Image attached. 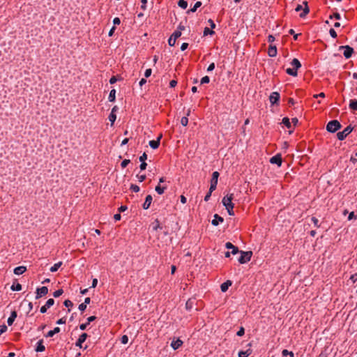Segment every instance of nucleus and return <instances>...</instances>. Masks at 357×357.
<instances>
[{"label": "nucleus", "mask_w": 357, "mask_h": 357, "mask_svg": "<svg viewBox=\"0 0 357 357\" xmlns=\"http://www.w3.org/2000/svg\"><path fill=\"white\" fill-rule=\"evenodd\" d=\"M349 108L352 110L357 111V100L351 99L350 100Z\"/></svg>", "instance_id": "393cba45"}, {"label": "nucleus", "mask_w": 357, "mask_h": 357, "mask_svg": "<svg viewBox=\"0 0 357 357\" xmlns=\"http://www.w3.org/2000/svg\"><path fill=\"white\" fill-rule=\"evenodd\" d=\"M213 192H211V188H209V191L208 192L206 195V196L204 197V201L206 202H208L211 196V193Z\"/></svg>", "instance_id": "13d9d810"}, {"label": "nucleus", "mask_w": 357, "mask_h": 357, "mask_svg": "<svg viewBox=\"0 0 357 357\" xmlns=\"http://www.w3.org/2000/svg\"><path fill=\"white\" fill-rule=\"evenodd\" d=\"M234 199V194H227L225 197H223L222 202V204L225 206V208H228L230 206H234L232 203V200Z\"/></svg>", "instance_id": "20e7f679"}, {"label": "nucleus", "mask_w": 357, "mask_h": 357, "mask_svg": "<svg viewBox=\"0 0 357 357\" xmlns=\"http://www.w3.org/2000/svg\"><path fill=\"white\" fill-rule=\"evenodd\" d=\"M161 137L162 135H160V136L158 137L156 140H151L149 142V146L153 149H157L160 145V141Z\"/></svg>", "instance_id": "ddd939ff"}, {"label": "nucleus", "mask_w": 357, "mask_h": 357, "mask_svg": "<svg viewBox=\"0 0 357 357\" xmlns=\"http://www.w3.org/2000/svg\"><path fill=\"white\" fill-rule=\"evenodd\" d=\"M60 332V328L59 327H56L54 328V330L52 331H50L47 335H45L46 337H52L54 335L56 334V333H59Z\"/></svg>", "instance_id": "b1692460"}, {"label": "nucleus", "mask_w": 357, "mask_h": 357, "mask_svg": "<svg viewBox=\"0 0 357 357\" xmlns=\"http://www.w3.org/2000/svg\"><path fill=\"white\" fill-rule=\"evenodd\" d=\"M234 206H234H230L229 207L226 208L229 215H234V212L233 211Z\"/></svg>", "instance_id": "49530a36"}, {"label": "nucleus", "mask_w": 357, "mask_h": 357, "mask_svg": "<svg viewBox=\"0 0 357 357\" xmlns=\"http://www.w3.org/2000/svg\"><path fill=\"white\" fill-rule=\"evenodd\" d=\"M280 93L278 92H273L269 96V100L271 104H275L280 99Z\"/></svg>", "instance_id": "f8f14e48"}, {"label": "nucleus", "mask_w": 357, "mask_h": 357, "mask_svg": "<svg viewBox=\"0 0 357 357\" xmlns=\"http://www.w3.org/2000/svg\"><path fill=\"white\" fill-rule=\"evenodd\" d=\"M218 177L219 173L218 172H214L212 174V178L211 180V192H213L216 189Z\"/></svg>", "instance_id": "39448f33"}, {"label": "nucleus", "mask_w": 357, "mask_h": 357, "mask_svg": "<svg viewBox=\"0 0 357 357\" xmlns=\"http://www.w3.org/2000/svg\"><path fill=\"white\" fill-rule=\"evenodd\" d=\"M88 337V335L86 333H82L78 338L77 341L75 343L76 347L79 348H82V343L85 342Z\"/></svg>", "instance_id": "9d476101"}, {"label": "nucleus", "mask_w": 357, "mask_h": 357, "mask_svg": "<svg viewBox=\"0 0 357 357\" xmlns=\"http://www.w3.org/2000/svg\"><path fill=\"white\" fill-rule=\"evenodd\" d=\"M176 39L173 38L172 36H170V38H169L168 40V43L170 46H174L176 43Z\"/></svg>", "instance_id": "79ce46f5"}, {"label": "nucleus", "mask_w": 357, "mask_h": 357, "mask_svg": "<svg viewBox=\"0 0 357 357\" xmlns=\"http://www.w3.org/2000/svg\"><path fill=\"white\" fill-rule=\"evenodd\" d=\"M240 253H241V256L238 259V261L240 264H245L248 261H249L250 260L252 255V252H250H250L241 251Z\"/></svg>", "instance_id": "f03ea898"}, {"label": "nucleus", "mask_w": 357, "mask_h": 357, "mask_svg": "<svg viewBox=\"0 0 357 357\" xmlns=\"http://www.w3.org/2000/svg\"><path fill=\"white\" fill-rule=\"evenodd\" d=\"M268 54L269 56L274 57L277 55V48L275 45H270L268 50Z\"/></svg>", "instance_id": "a211bd4d"}, {"label": "nucleus", "mask_w": 357, "mask_h": 357, "mask_svg": "<svg viewBox=\"0 0 357 357\" xmlns=\"http://www.w3.org/2000/svg\"><path fill=\"white\" fill-rule=\"evenodd\" d=\"M286 73L288 75L294 76V77L297 76V74H298L297 73V70L296 69H294V68H287L286 70Z\"/></svg>", "instance_id": "c85d7f7f"}, {"label": "nucleus", "mask_w": 357, "mask_h": 357, "mask_svg": "<svg viewBox=\"0 0 357 357\" xmlns=\"http://www.w3.org/2000/svg\"><path fill=\"white\" fill-rule=\"evenodd\" d=\"M109 121L111 122L112 125L114 123L116 119V114H112V113H110V114L109 115V117H108Z\"/></svg>", "instance_id": "e433bc0d"}, {"label": "nucleus", "mask_w": 357, "mask_h": 357, "mask_svg": "<svg viewBox=\"0 0 357 357\" xmlns=\"http://www.w3.org/2000/svg\"><path fill=\"white\" fill-rule=\"evenodd\" d=\"M78 308H79V310L80 311H82V312H83V311H84V310H86V305L85 303H81V304L79 305V307H78Z\"/></svg>", "instance_id": "bf43d9fd"}, {"label": "nucleus", "mask_w": 357, "mask_h": 357, "mask_svg": "<svg viewBox=\"0 0 357 357\" xmlns=\"http://www.w3.org/2000/svg\"><path fill=\"white\" fill-rule=\"evenodd\" d=\"M250 354H251V351L248 349L247 351H240L238 354V357H248Z\"/></svg>", "instance_id": "bb28decb"}, {"label": "nucleus", "mask_w": 357, "mask_h": 357, "mask_svg": "<svg viewBox=\"0 0 357 357\" xmlns=\"http://www.w3.org/2000/svg\"><path fill=\"white\" fill-rule=\"evenodd\" d=\"M137 178H138V181L139 182H142V181H144L146 179V175L145 174H143V175L137 174Z\"/></svg>", "instance_id": "6e6d98bb"}, {"label": "nucleus", "mask_w": 357, "mask_h": 357, "mask_svg": "<svg viewBox=\"0 0 357 357\" xmlns=\"http://www.w3.org/2000/svg\"><path fill=\"white\" fill-rule=\"evenodd\" d=\"M282 157L280 154H277L274 156H273L271 159H270V162L272 163V164H276L278 165V166H281L282 165Z\"/></svg>", "instance_id": "1a4fd4ad"}, {"label": "nucleus", "mask_w": 357, "mask_h": 357, "mask_svg": "<svg viewBox=\"0 0 357 357\" xmlns=\"http://www.w3.org/2000/svg\"><path fill=\"white\" fill-rule=\"evenodd\" d=\"M210 82V78L208 76H204L202 78L200 82L202 84L208 83Z\"/></svg>", "instance_id": "a19ab883"}, {"label": "nucleus", "mask_w": 357, "mask_h": 357, "mask_svg": "<svg viewBox=\"0 0 357 357\" xmlns=\"http://www.w3.org/2000/svg\"><path fill=\"white\" fill-rule=\"evenodd\" d=\"M341 128V124L337 120H333L326 125V130L330 132H335Z\"/></svg>", "instance_id": "f257e3e1"}, {"label": "nucleus", "mask_w": 357, "mask_h": 357, "mask_svg": "<svg viewBox=\"0 0 357 357\" xmlns=\"http://www.w3.org/2000/svg\"><path fill=\"white\" fill-rule=\"evenodd\" d=\"M282 356H287V355H289L290 357H294V353L292 351H289L287 349H284L282 351Z\"/></svg>", "instance_id": "f704fd0d"}, {"label": "nucleus", "mask_w": 357, "mask_h": 357, "mask_svg": "<svg viewBox=\"0 0 357 357\" xmlns=\"http://www.w3.org/2000/svg\"><path fill=\"white\" fill-rule=\"evenodd\" d=\"M201 6H202V2H201V1H197V2L195 3V4L194 5V6H193L190 10H188L187 11V13H189L190 12H192V13H194V12H195V11L197 10V9L198 8H199Z\"/></svg>", "instance_id": "c756f323"}, {"label": "nucleus", "mask_w": 357, "mask_h": 357, "mask_svg": "<svg viewBox=\"0 0 357 357\" xmlns=\"http://www.w3.org/2000/svg\"><path fill=\"white\" fill-rule=\"evenodd\" d=\"M17 317V312L16 311L13 310L11 312L10 316L8 317L7 320V323L9 326H11L13 323L14 322L15 318Z\"/></svg>", "instance_id": "6ab92c4d"}, {"label": "nucleus", "mask_w": 357, "mask_h": 357, "mask_svg": "<svg viewBox=\"0 0 357 357\" xmlns=\"http://www.w3.org/2000/svg\"><path fill=\"white\" fill-rule=\"evenodd\" d=\"M289 33L294 36V39L296 40L298 39V34H296L294 29H290Z\"/></svg>", "instance_id": "5fc2aeb1"}, {"label": "nucleus", "mask_w": 357, "mask_h": 357, "mask_svg": "<svg viewBox=\"0 0 357 357\" xmlns=\"http://www.w3.org/2000/svg\"><path fill=\"white\" fill-rule=\"evenodd\" d=\"M45 347L43 345V340H39L38 342V343H37V347L36 348V351L41 352V351H45Z\"/></svg>", "instance_id": "4be33fe9"}, {"label": "nucleus", "mask_w": 357, "mask_h": 357, "mask_svg": "<svg viewBox=\"0 0 357 357\" xmlns=\"http://www.w3.org/2000/svg\"><path fill=\"white\" fill-rule=\"evenodd\" d=\"M130 190H132L135 192H138L140 190L139 187L135 184H131Z\"/></svg>", "instance_id": "ea45409f"}, {"label": "nucleus", "mask_w": 357, "mask_h": 357, "mask_svg": "<svg viewBox=\"0 0 357 357\" xmlns=\"http://www.w3.org/2000/svg\"><path fill=\"white\" fill-rule=\"evenodd\" d=\"M152 199H153V198H152L151 195H149L146 196L145 202H144V203L143 204V206H142L144 209L146 210V209H148L150 207L151 204L152 202Z\"/></svg>", "instance_id": "4468645a"}, {"label": "nucleus", "mask_w": 357, "mask_h": 357, "mask_svg": "<svg viewBox=\"0 0 357 357\" xmlns=\"http://www.w3.org/2000/svg\"><path fill=\"white\" fill-rule=\"evenodd\" d=\"M183 344V341L180 339H177L176 340H173L171 343V347L174 349H178Z\"/></svg>", "instance_id": "f3484780"}, {"label": "nucleus", "mask_w": 357, "mask_h": 357, "mask_svg": "<svg viewBox=\"0 0 357 357\" xmlns=\"http://www.w3.org/2000/svg\"><path fill=\"white\" fill-rule=\"evenodd\" d=\"M181 36L180 30H176L172 35V36L176 39L178 38Z\"/></svg>", "instance_id": "4c0bfd02"}, {"label": "nucleus", "mask_w": 357, "mask_h": 357, "mask_svg": "<svg viewBox=\"0 0 357 357\" xmlns=\"http://www.w3.org/2000/svg\"><path fill=\"white\" fill-rule=\"evenodd\" d=\"M303 4L305 5V8H303V12L300 14V17L303 18L305 17L310 12V9L307 5V1H304Z\"/></svg>", "instance_id": "aec40b11"}, {"label": "nucleus", "mask_w": 357, "mask_h": 357, "mask_svg": "<svg viewBox=\"0 0 357 357\" xmlns=\"http://www.w3.org/2000/svg\"><path fill=\"white\" fill-rule=\"evenodd\" d=\"M339 50H344L343 54L347 59L350 58L352 55V53L354 52L353 48L349 45L340 46Z\"/></svg>", "instance_id": "423d86ee"}, {"label": "nucleus", "mask_w": 357, "mask_h": 357, "mask_svg": "<svg viewBox=\"0 0 357 357\" xmlns=\"http://www.w3.org/2000/svg\"><path fill=\"white\" fill-rule=\"evenodd\" d=\"M214 68H215V63H211L208 66V68H207V71H208V72H211V71L213 70H214Z\"/></svg>", "instance_id": "69168bd1"}, {"label": "nucleus", "mask_w": 357, "mask_h": 357, "mask_svg": "<svg viewBox=\"0 0 357 357\" xmlns=\"http://www.w3.org/2000/svg\"><path fill=\"white\" fill-rule=\"evenodd\" d=\"M151 73H152V70H151V68L146 69V71H145V73H144V76H145L146 77H150V76H151Z\"/></svg>", "instance_id": "052dcab7"}, {"label": "nucleus", "mask_w": 357, "mask_h": 357, "mask_svg": "<svg viewBox=\"0 0 357 357\" xmlns=\"http://www.w3.org/2000/svg\"><path fill=\"white\" fill-rule=\"evenodd\" d=\"M333 17L335 18L336 20H340L341 18L340 15L338 13H335L333 15L330 16L331 19H332Z\"/></svg>", "instance_id": "e2e57ef3"}, {"label": "nucleus", "mask_w": 357, "mask_h": 357, "mask_svg": "<svg viewBox=\"0 0 357 357\" xmlns=\"http://www.w3.org/2000/svg\"><path fill=\"white\" fill-rule=\"evenodd\" d=\"M64 305L67 307H72L73 305V303L70 300H66L63 303Z\"/></svg>", "instance_id": "de8ad7c7"}, {"label": "nucleus", "mask_w": 357, "mask_h": 357, "mask_svg": "<svg viewBox=\"0 0 357 357\" xmlns=\"http://www.w3.org/2000/svg\"><path fill=\"white\" fill-rule=\"evenodd\" d=\"M214 33H215V32L213 30L210 29L209 28H208V27L204 28V36L213 35Z\"/></svg>", "instance_id": "72a5a7b5"}, {"label": "nucleus", "mask_w": 357, "mask_h": 357, "mask_svg": "<svg viewBox=\"0 0 357 357\" xmlns=\"http://www.w3.org/2000/svg\"><path fill=\"white\" fill-rule=\"evenodd\" d=\"M13 291H20L22 289V285L17 283L16 285L13 284L10 287Z\"/></svg>", "instance_id": "c9c22d12"}, {"label": "nucleus", "mask_w": 357, "mask_h": 357, "mask_svg": "<svg viewBox=\"0 0 357 357\" xmlns=\"http://www.w3.org/2000/svg\"><path fill=\"white\" fill-rule=\"evenodd\" d=\"M282 123L287 127L288 128H291V122L289 121V119L287 117H284L282 119Z\"/></svg>", "instance_id": "473e14b6"}, {"label": "nucleus", "mask_w": 357, "mask_h": 357, "mask_svg": "<svg viewBox=\"0 0 357 357\" xmlns=\"http://www.w3.org/2000/svg\"><path fill=\"white\" fill-rule=\"evenodd\" d=\"M166 188H167V187H166V186H162V187L160 184H158V185L155 187V191H156L159 195H162V194H163V193H164L165 190Z\"/></svg>", "instance_id": "cd10ccee"}, {"label": "nucleus", "mask_w": 357, "mask_h": 357, "mask_svg": "<svg viewBox=\"0 0 357 357\" xmlns=\"http://www.w3.org/2000/svg\"><path fill=\"white\" fill-rule=\"evenodd\" d=\"M232 282L231 280H227L226 282H223L220 286V289L222 292H226L228 289V288L231 286Z\"/></svg>", "instance_id": "dca6fc26"}, {"label": "nucleus", "mask_w": 357, "mask_h": 357, "mask_svg": "<svg viewBox=\"0 0 357 357\" xmlns=\"http://www.w3.org/2000/svg\"><path fill=\"white\" fill-rule=\"evenodd\" d=\"M181 123L183 126H186L188 123V119L187 116H183L181 118Z\"/></svg>", "instance_id": "58836bf2"}, {"label": "nucleus", "mask_w": 357, "mask_h": 357, "mask_svg": "<svg viewBox=\"0 0 357 357\" xmlns=\"http://www.w3.org/2000/svg\"><path fill=\"white\" fill-rule=\"evenodd\" d=\"M48 293V289L47 287H42L40 288H37L36 289V298L38 299L43 296H45Z\"/></svg>", "instance_id": "0eeeda50"}, {"label": "nucleus", "mask_w": 357, "mask_h": 357, "mask_svg": "<svg viewBox=\"0 0 357 357\" xmlns=\"http://www.w3.org/2000/svg\"><path fill=\"white\" fill-rule=\"evenodd\" d=\"M178 5L183 9H185L188 6V2L185 0H179L178 2Z\"/></svg>", "instance_id": "2f4dec72"}, {"label": "nucleus", "mask_w": 357, "mask_h": 357, "mask_svg": "<svg viewBox=\"0 0 357 357\" xmlns=\"http://www.w3.org/2000/svg\"><path fill=\"white\" fill-rule=\"evenodd\" d=\"M329 33L332 38H337V33L333 29H330Z\"/></svg>", "instance_id": "8fccbe9b"}, {"label": "nucleus", "mask_w": 357, "mask_h": 357, "mask_svg": "<svg viewBox=\"0 0 357 357\" xmlns=\"http://www.w3.org/2000/svg\"><path fill=\"white\" fill-rule=\"evenodd\" d=\"M61 265H62V262L61 261L56 263L54 266H52L50 268V270L51 272H56L61 267Z\"/></svg>", "instance_id": "7c9ffc66"}, {"label": "nucleus", "mask_w": 357, "mask_h": 357, "mask_svg": "<svg viewBox=\"0 0 357 357\" xmlns=\"http://www.w3.org/2000/svg\"><path fill=\"white\" fill-rule=\"evenodd\" d=\"M354 219H356V218H357V216H356V215H355L354 212H351V213H349V216H348V220H352V219H354Z\"/></svg>", "instance_id": "680f3d73"}, {"label": "nucleus", "mask_w": 357, "mask_h": 357, "mask_svg": "<svg viewBox=\"0 0 357 357\" xmlns=\"http://www.w3.org/2000/svg\"><path fill=\"white\" fill-rule=\"evenodd\" d=\"M121 342L122 344H126L128 342V337L127 335H124L121 338Z\"/></svg>", "instance_id": "a18cd8bd"}, {"label": "nucleus", "mask_w": 357, "mask_h": 357, "mask_svg": "<svg viewBox=\"0 0 357 357\" xmlns=\"http://www.w3.org/2000/svg\"><path fill=\"white\" fill-rule=\"evenodd\" d=\"M96 319L95 316H91L88 317L86 324H89L91 322L93 321Z\"/></svg>", "instance_id": "0e129e2a"}, {"label": "nucleus", "mask_w": 357, "mask_h": 357, "mask_svg": "<svg viewBox=\"0 0 357 357\" xmlns=\"http://www.w3.org/2000/svg\"><path fill=\"white\" fill-rule=\"evenodd\" d=\"M350 280H352L353 282H356L357 281V273L351 275Z\"/></svg>", "instance_id": "774afa93"}, {"label": "nucleus", "mask_w": 357, "mask_h": 357, "mask_svg": "<svg viewBox=\"0 0 357 357\" xmlns=\"http://www.w3.org/2000/svg\"><path fill=\"white\" fill-rule=\"evenodd\" d=\"M350 160L353 163H356L357 162V153H356L354 155H351Z\"/></svg>", "instance_id": "4d7b16f0"}, {"label": "nucleus", "mask_w": 357, "mask_h": 357, "mask_svg": "<svg viewBox=\"0 0 357 357\" xmlns=\"http://www.w3.org/2000/svg\"><path fill=\"white\" fill-rule=\"evenodd\" d=\"M63 293L62 289H58L53 293V296L55 298L60 296Z\"/></svg>", "instance_id": "37998d69"}, {"label": "nucleus", "mask_w": 357, "mask_h": 357, "mask_svg": "<svg viewBox=\"0 0 357 357\" xmlns=\"http://www.w3.org/2000/svg\"><path fill=\"white\" fill-rule=\"evenodd\" d=\"M291 65L293 66L294 69L296 70L301 67V62L297 59H294L291 62Z\"/></svg>", "instance_id": "5701e85b"}, {"label": "nucleus", "mask_w": 357, "mask_h": 357, "mask_svg": "<svg viewBox=\"0 0 357 357\" xmlns=\"http://www.w3.org/2000/svg\"><path fill=\"white\" fill-rule=\"evenodd\" d=\"M115 95H116V90L115 89L111 90L109 92V97H108L109 101H110V102L115 101V99H116Z\"/></svg>", "instance_id": "a878e982"}, {"label": "nucleus", "mask_w": 357, "mask_h": 357, "mask_svg": "<svg viewBox=\"0 0 357 357\" xmlns=\"http://www.w3.org/2000/svg\"><path fill=\"white\" fill-rule=\"evenodd\" d=\"M147 159V155L146 153H144L140 157H139V161L141 162H145V160Z\"/></svg>", "instance_id": "864d4df0"}, {"label": "nucleus", "mask_w": 357, "mask_h": 357, "mask_svg": "<svg viewBox=\"0 0 357 357\" xmlns=\"http://www.w3.org/2000/svg\"><path fill=\"white\" fill-rule=\"evenodd\" d=\"M353 128L351 126L346 127L342 131L337 132V137L339 140H343L351 132Z\"/></svg>", "instance_id": "7ed1b4c3"}, {"label": "nucleus", "mask_w": 357, "mask_h": 357, "mask_svg": "<svg viewBox=\"0 0 357 357\" xmlns=\"http://www.w3.org/2000/svg\"><path fill=\"white\" fill-rule=\"evenodd\" d=\"M224 221V219L218 215V214L214 215V218L211 221V224L214 226H218L219 225V222H222Z\"/></svg>", "instance_id": "2eb2a0df"}, {"label": "nucleus", "mask_w": 357, "mask_h": 357, "mask_svg": "<svg viewBox=\"0 0 357 357\" xmlns=\"http://www.w3.org/2000/svg\"><path fill=\"white\" fill-rule=\"evenodd\" d=\"M7 326L6 325L0 326V335L7 331Z\"/></svg>", "instance_id": "603ef678"}, {"label": "nucleus", "mask_w": 357, "mask_h": 357, "mask_svg": "<svg viewBox=\"0 0 357 357\" xmlns=\"http://www.w3.org/2000/svg\"><path fill=\"white\" fill-rule=\"evenodd\" d=\"M66 321V319L65 317H63V318H61L59 319L57 321H56V324H65Z\"/></svg>", "instance_id": "338daca9"}, {"label": "nucleus", "mask_w": 357, "mask_h": 357, "mask_svg": "<svg viewBox=\"0 0 357 357\" xmlns=\"http://www.w3.org/2000/svg\"><path fill=\"white\" fill-rule=\"evenodd\" d=\"M54 303V300L53 298H50L47 301L45 305L42 306L40 307V312L41 313H45L47 312V310L50 308L51 306H52Z\"/></svg>", "instance_id": "6e6552de"}, {"label": "nucleus", "mask_w": 357, "mask_h": 357, "mask_svg": "<svg viewBox=\"0 0 357 357\" xmlns=\"http://www.w3.org/2000/svg\"><path fill=\"white\" fill-rule=\"evenodd\" d=\"M312 222L314 223V227H319V220L315 217H312Z\"/></svg>", "instance_id": "c03bdc74"}, {"label": "nucleus", "mask_w": 357, "mask_h": 357, "mask_svg": "<svg viewBox=\"0 0 357 357\" xmlns=\"http://www.w3.org/2000/svg\"><path fill=\"white\" fill-rule=\"evenodd\" d=\"M244 333H245V329L243 327L241 326L240 328L239 331L237 332L236 335L238 336H243L244 335Z\"/></svg>", "instance_id": "3c124183"}, {"label": "nucleus", "mask_w": 357, "mask_h": 357, "mask_svg": "<svg viewBox=\"0 0 357 357\" xmlns=\"http://www.w3.org/2000/svg\"><path fill=\"white\" fill-rule=\"evenodd\" d=\"M225 247L228 250H231V253L232 255H236L239 252L238 248L236 246H234L231 243L227 242L225 244Z\"/></svg>", "instance_id": "9b49d317"}, {"label": "nucleus", "mask_w": 357, "mask_h": 357, "mask_svg": "<svg viewBox=\"0 0 357 357\" xmlns=\"http://www.w3.org/2000/svg\"><path fill=\"white\" fill-rule=\"evenodd\" d=\"M26 270V268L25 266H17L14 269V273L15 275H21L24 273Z\"/></svg>", "instance_id": "412c9836"}, {"label": "nucleus", "mask_w": 357, "mask_h": 357, "mask_svg": "<svg viewBox=\"0 0 357 357\" xmlns=\"http://www.w3.org/2000/svg\"><path fill=\"white\" fill-rule=\"evenodd\" d=\"M130 160L125 159L121 162V165L123 168H125L130 163Z\"/></svg>", "instance_id": "09e8293b"}]
</instances>
